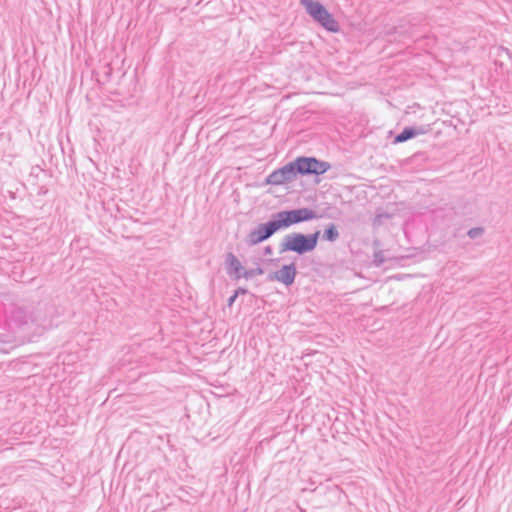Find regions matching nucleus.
Here are the masks:
<instances>
[{
	"label": "nucleus",
	"mask_w": 512,
	"mask_h": 512,
	"mask_svg": "<svg viewBox=\"0 0 512 512\" xmlns=\"http://www.w3.org/2000/svg\"><path fill=\"white\" fill-rule=\"evenodd\" d=\"M320 235V230L310 234L300 232L287 234L279 244V251L280 253L293 252L297 255L310 253L316 249Z\"/></svg>",
	"instance_id": "nucleus-1"
},
{
	"label": "nucleus",
	"mask_w": 512,
	"mask_h": 512,
	"mask_svg": "<svg viewBox=\"0 0 512 512\" xmlns=\"http://www.w3.org/2000/svg\"><path fill=\"white\" fill-rule=\"evenodd\" d=\"M280 229H287L293 225L300 224L303 222L318 219L319 215L317 212L308 207H302L297 209L282 210L274 213Z\"/></svg>",
	"instance_id": "nucleus-2"
},
{
	"label": "nucleus",
	"mask_w": 512,
	"mask_h": 512,
	"mask_svg": "<svg viewBox=\"0 0 512 512\" xmlns=\"http://www.w3.org/2000/svg\"><path fill=\"white\" fill-rule=\"evenodd\" d=\"M292 162L297 176H320L331 168L329 162L319 160L313 156H298Z\"/></svg>",
	"instance_id": "nucleus-3"
},
{
	"label": "nucleus",
	"mask_w": 512,
	"mask_h": 512,
	"mask_svg": "<svg viewBox=\"0 0 512 512\" xmlns=\"http://www.w3.org/2000/svg\"><path fill=\"white\" fill-rule=\"evenodd\" d=\"M279 230H281L280 226L273 213L267 222L258 224L247 234L245 243L249 247L258 245L270 239Z\"/></svg>",
	"instance_id": "nucleus-4"
},
{
	"label": "nucleus",
	"mask_w": 512,
	"mask_h": 512,
	"mask_svg": "<svg viewBox=\"0 0 512 512\" xmlns=\"http://www.w3.org/2000/svg\"><path fill=\"white\" fill-rule=\"evenodd\" d=\"M297 178V172L294 168L293 162L290 161L284 166L272 171L265 179L266 185L279 186L285 183L292 182Z\"/></svg>",
	"instance_id": "nucleus-5"
},
{
	"label": "nucleus",
	"mask_w": 512,
	"mask_h": 512,
	"mask_svg": "<svg viewBox=\"0 0 512 512\" xmlns=\"http://www.w3.org/2000/svg\"><path fill=\"white\" fill-rule=\"evenodd\" d=\"M297 267L294 262L283 265L279 270L271 272L267 276L269 281H278L289 287L295 282Z\"/></svg>",
	"instance_id": "nucleus-6"
},
{
	"label": "nucleus",
	"mask_w": 512,
	"mask_h": 512,
	"mask_svg": "<svg viewBox=\"0 0 512 512\" xmlns=\"http://www.w3.org/2000/svg\"><path fill=\"white\" fill-rule=\"evenodd\" d=\"M225 271L226 274L233 280H239L242 278V272L244 267L240 260L233 252H227L225 254Z\"/></svg>",
	"instance_id": "nucleus-7"
},
{
	"label": "nucleus",
	"mask_w": 512,
	"mask_h": 512,
	"mask_svg": "<svg viewBox=\"0 0 512 512\" xmlns=\"http://www.w3.org/2000/svg\"><path fill=\"white\" fill-rule=\"evenodd\" d=\"M428 132V126H407L400 133H398L393 140L394 144L403 143L416 136L423 135Z\"/></svg>",
	"instance_id": "nucleus-8"
},
{
	"label": "nucleus",
	"mask_w": 512,
	"mask_h": 512,
	"mask_svg": "<svg viewBox=\"0 0 512 512\" xmlns=\"http://www.w3.org/2000/svg\"><path fill=\"white\" fill-rule=\"evenodd\" d=\"M300 4L315 22L328 11L321 2L316 0H300Z\"/></svg>",
	"instance_id": "nucleus-9"
},
{
	"label": "nucleus",
	"mask_w": 512,
	"mask_h": 512,
	"mask_svg": "<svg viewBox=\"0 0 512 512\" xmlns=\"http://www.w3.org/2000/svg\"><path fill=\"white\" fill-rule=\"evenodd\" d=\"M317 23L328 32L337 33L340 31L339 23L329 11L323 14Z\"/></svg>",
	"instance_id": "nucleus-10"
},
{
	"label": "nucleus",
	"mask_w": 512,
	"mask_h": 512,
	"mask_svg": "<svg viewBox=\"0 0 512 512\" xmlns=\"http://www.w3.org/2000/svg\"><path fill=\"white\" fill-rule=\"evenodd\" d=\"M339 231L334 223H330L326 226L322 233V239L328 242H335L339 238Z\"/></svg>",
	"instance_id": "nucleus-11"
},
{
	"label": "nucleus",
	"mask_w": 512,
	"mask_h": 512,
	"mask_svg": "<svg viewBox=\"0 0 512 512\" xmlns=\"http://www.w3.org/2000/svg\"><path fill=\"white\" fill-rule=\"evenodd\" d=\"M264 274V269L261 266H257L256 268L252 269H245L242 272V278H245L246 280L252 279L255 276Z\"/></svg>",
	"instance_id": "nucleus-12"
},
{
	"label": "nucleus",
	"mask_w": 512,
	"mask_h": 512,
	"mask_svg": "<svg viewBox=\"0 0 512 512\" xmlns=\"http://www.w3.org/2000/svg\"><path fill=\"white\" fill-rule=\"evenodd\" d=\"M484 233H485V229L483 227H474V228H471L468 230L467 236L470 239H476V238L483 236Z\"/></svg>",
	"instance_id": "nucleus-13"
},
{
	"label": "nucleus",
	"mask_w": 512,
	"mask_h": 512,
	"mask_svg": "<svg viewBox=\"0 0 512 512\" xmlns=\"http://www.w3.org/2000/svg\"><path fill=\"white\" fill-rule=\"evenodd\" d=\"M385 262L384 253L382 250L375 251L373 254V264L380 267Z\"/></svg>",
	"instance_id": "nucleus-14"
},
{
	"label": "nucleus",
	"mask_w": 512,
	"mask_h": 512,
	"mask_svg": "<svg viewBox=\"0 0 512 512\" xmlns=\"http://www.w3.org/2000/svg\"><path fill=\"white\" fill-rule=\"evenodd\" d=\"M233 293L235 296L245 295L248 293V290L244 287H238Z\"/></svg>",
	"instance_id": "nucleus-15"
},
{
	"label": "nucleus",
	"mask_w": 512,
	"mask_h": 512,
	"mask_svg": "<svg viewBox=\"0 0 512 512\" xmlns=\"http://www.w3.org/2000/svg\"><path fill=\"white\" fill-rule=\"evenodd\" d=\"M263 254L268 256V255H272L273 254V248L268 245V246H265L264 249H263Z\"/></svg>",
	"instance_id": "nucleus-16"
},
{
	"label": "nucleus",
	"mask_w": 512,
	"mask_h": 512,
	"mask_svg": "<svg viewBox=\"0 0 512 512\" xmlns=\"http://www.w3.org/2000/svg\"><path fill=\"white\" fill-rule=\"evenodd\" d=\"M237 297H238V296H235V294L233 293V294L228 298V300H227V305H228L229 307H231V306L234 304V302L236 301Z\"/></svg>",
	"instance_id": "nucleus-17"
}]
</instances>
